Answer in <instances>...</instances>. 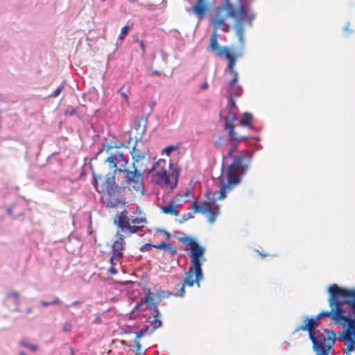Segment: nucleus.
<instances>
[{"instance_id":"393cba45","label":"nucleus","mask_w":355,"mask_h":355,"mask_svg":"<svg viewBox=\"0 0 355 355\" xmlns=\"http://www.w3.org/2000/svg\"><path fill=\"white\" fill-rule=\"evenodd\" d=\"M129 30H130L129 26H128V25L124 26L121 28V33L119 35V39H120L121 40H123L124 39V37L128 34Z\"/></svg>"},{"instance_id":"cd10ccee","label":"nucleus","mask_w":355,"mask_h":355,"mask_svg":"<svg viewBox=\"0 0 355 355\" xmlns=\"http://www.w3.org/2000/svg\"><path fill=\"white\" fill-rule=\"evenodd\" d=\"M164 250L168 251L171 255H175L177 253V250L173 244L168 243V247H166Z\"/></svg>"},{"instance_id":"72a5a7b5","label":"nucleus","mask_w":355,"mask_h":355,"mask_svg":"<svg viewBox=\"0 0 355 355\" xmlns=\"http://www.w3.org/2000/svg\"><path fill=\"white\" fill-rule=\"evenodd\" d=\"M133 342L136 345V349L135 350V354H140L141 349V345L140 344V340L135 339V340Z\"/></svg>"},{"instance_id":"9d476101","label":"nucleus","mask_w":355,"mask_h":355,"mask_svg":"<svg viewBox=\"0 0 355 355\" xmlns=\"http://www.w3.org/2000/svg\"><path fill=\"white\" fill-rule=\"evenodd\" d=\"M117 225L124 233L135 234L143 230L144 225H130V218L128 216V211L124 210L117 216Z\"/></svg>"},{"instance_id":"49530a36","label":"nucleus","mask_w":355,"mask_h":355,"mask_svg":"<svg viewBox=\"0 0 355 355\" xmlns=\"http://www.w3.org/2000/svg\"><path fill=\"white\" fill-rule=\"evenodd\" d=\"M345 31H348V30H349V28H348V26H347L345 28Z\"/></svg>"},{"instance_id":"de8ad7c7","label":"nucleus","mask_w":355,"mask_h":355,"mask_svg":"<svg viewBox=\"0 0 355 355\" xmlns=\"http://www.w3.org/2000/svg\"><path fill=\"white\" fill-rule=\"evenodd\" d=\"M19 355H26V354L24 352H21Z\"/></svg>"},{"instance_id":"ddd939ff","label":"nucleus","mask_w":355,"mask_h":355,"mask_svg":"<svg viewBox=\"0 0 355 355\" xmlns=\"http://www.w3.org/2000/svg\"><path fill=\"white\" fill-rule=\"evenodd\" d=\"M235 66H232V68H228L230 72L233 75V78L229 83L228 85V93L229 97L236 98L241 95L243 89L241 86L237 85L239 75L234 69Z\"/></svg>"},{"instance_id":"423d86ee","label":"nucleus","mask_w":355,"mask_h":355,"mask_svg":"<svg viewBox=\"0 0 355 355\" xmlns=\"http://www.w3.org/2000/svg\"><path fill=\"white\" fill-rule=\"evenodd\" d=\"M250 164V155L248 152H242L233 157V162L226 171L227 182H225V177L222 175L219 177V182L222 184L217 199L223 200L232 189V185L237 184L241 181Z\"/></svg>"},{"instance_id":"2f4dec72","label":"nucleus","mask_w":355,"mask_h":355,"mask_svg":"<svg viewBox=\"0 0 355 355\" xmlns=\"http://www.w3.org/2000/svg\"><path fill=\"white\" fill-rule=\"evenodd\" d=\"M63 89H64V85H60L59 87H58V88L55 90L53 91V92L51 94V96L53 98L58 97Z\"/></svg>"},{"instance_id":"2eb2a0df","label":"nucleus","mask_w":355,"mask_h":355,"mask_svg":"<svg viewBox=\"0 0 355 355\" xmlns=\"http://www.w3.org/2000/svg\"><path fill=\"white\" fill-rule=\"evenodd\" d=\"M147 153V150L139 149L137 144H135L130 153L132 159L133 160L132 167H137L136 164H138L139 162L142 161L146 157Z\"/></svg>"},{"instance_id":"0eeeda50","label":"nucleus","mask_w":355,"mask_h":355,"mask_svg":"<svg viewBox=\"0 0 355 355\" xmlns=\"http://www.w3.org/2000/svg\"><path fill=\"white\" fill-rule=\"evenodd\" d=\"M192 209L194 213H201L207 217L209 223H214L216 218L220 215V206L216 203V199L211 201H203L198 202L193 200Z\"/></svg>"},{"instance_id":"f03ea898","label":"nucleus","mask_w":355,"mask_h":355,"mask_svg":"<svg viewBox=\"0 0 355 355\" xmlns=\"http://www.w3.org/2000/svg\"><path fill=\"white\" fill-rule=\"evenodd\" d=\"M229 17L235 19L234 29L241 44L244 42V26H252L255 14L249 6L236 1L223 0L222 3L217 6L210 18V23L214 28L211 35L207 51L216 53L220 58L228 60L227 68L235 66L236 60L241 56V53L234 52V49L228 46H220L218 44L219 35L218 31L220 30L227 33L230 30V24L227 21Z\"/></svg>"},{"instance_id":"c03bdc74","label":"nucleus","mask_w":355,"mask_h":355,"mask_svg":"<svg viewBox=\"0 0 355 355\" xmlns=\"http://www.w3.org/2000/svg\"><path fill=\"white\" fill-rule=\"evenodd\" d=\"M260 254H261L263 257H265L268 256V254H261V253H260Z\"/></svg>"},{"instance_id":"6ab92c4d","label":"nucleus","mask_w":355,"mask_h":355,"mask_svg":"<svg viewBox=\"0 0 355 355\" xmlns=\"http://www.w3.org/2000/svg\"><path fill=\"white\" fill-rule=\"evenodd\" d=\"M117 92L121 95V96L123 98V101L126 103L128 106H130V101H129V93H130V89L125 88V85L121 86L117 91Z\"/></svg>"},{"instance_id":"4468645a","label":"nucleus","mask_w":355,"mask_h":355,"mask_svg":"<svg viewBox=\"0 0 355 355\" xmlns=\"http://www.w3.org/2000/svg\"><path fill=\"white\" fill-rule=\"evenodd\" d=\"M192 197V191L190 189H187L186 191L180 192L175 195L171 200L175 203L178 207H181L184 203H186L190 201L191 198Z\"/></svg>"},{"instance_id":"7c9ffc66","label":"nucleus","mask_w":355,"mask_h":355,"mask_svg":"<svg viewBox=\"0 0 355 355\" xmlns=\"http://www.w3.org/2000/svg\"><path fill=\"white\" fill-rule=\"evenodd\" d=\"M20 345L26 347V348L31 349L33 352H35L38 348L37 345L28 344V343H25L24 341L20 342Z\"/></svg>"},{"instance_id":"f257e3e1","label":"nucleus","mask_w":355,"mask_h":355,"mask_svg":"<svg viewBox=\"0 0 355 355\" xmlns=\"http://www.w3.org/2000/svg\"><path fill=\"white\" fill-rule=\"evenodd\" d=\"M328 291L330 311H321L315 318H306L305 324L297 327L295 331H307L316 354L328 355L335 344L336 334L326 329L324 335L316 338L315 329L320 318H329L335 324L342 326L343 331L339 334L338 340L345 343L346 348L344 351L349 355L355 350V290L341 288L334 284L329 286Z\"/></svg>"},{"instance_id":"37998d69","label":"nucleus","mask_w":355,"mask_h":355,"mask_svg":"<svg viewBox=\"0 0 355 355\" xmlns=\"http://www.w3.org/2000/svg\"><path fill=\"white\" fill-rule=\"evenodd\" d=\"M161 164H166V162L164 160H162V159H159V162L157 163V165H159Z\"/></svg>"},{"instance_id":"79ce46f5","label":"nucleus","mask_w":355,"mask_h":355,"mask_svg":"<svg viewBox=\"0 0 355 355\" xmlns=\"http://www.w3.org/2000/svg\"><path fill=\"white\" fill-rule=\"evenodd\" d=\"M191 217V213H189V214H188V216H187L185 218H184V220H183L182 222H183V221H185V220H188V219H189V218H190Z\"/></svg>"},{"instance_id":"473e14b6","label":"nucleus","mask_w":355,"mask_h":355,"mask_svg":"<svg viewBox=\"0 0 355 355\" xmlns=\"http://www.w3.org/2000/svg\"><path fill=\"white\" fill-rule=\"evenodd\" d=\"M230 140L232 142V148L230 149V151L229 153V156L230 157H232V155H233V153L234 151L236 150L238 144L241 142V141H235V140H231L230 139Z\"/></svg>"},{"instance_id":"f3484780","label":"nucleus","mask_w":355,"mask_h":355,"mask_svg":"<svg viewBox=\"0 0 355 355\" xmlns=\"http://www.w3.org/2000/svg\"><path fill=\"white\" fill-rule=\"evenodd\" d=\"M144 301L146 303H147L149 305V308L150 310H153L156 313V315H160L158 307L155 304V301L154 300V298L152 296V293L150 291V289H147L144 297Z\"/></svg>"},{"instance_id":"dca6fc26","label":"nucleus","mask_w":355,"mask_h":355,"mask_svg":"<svg viewBox=\"0 0 355 355\" xmlns=\"http://www.w3.org/2000/svg\"><path fill=\"white\" fill-rule=\"evenodd\" d=\"M177 207H178L171 200L168 204L160 207V210L162 213L166 215L177 217L180 216V211L177 209Z\"/></svg>"},{"instance_id":"a19ab883","label":"nucleus","mask_w":355,"mask_h":355,"mask_svg":"<svg viewBox=\"0 0 355 355\" xmlns=\"http://www.w3.org/2000/svg\"><path fill=\"white\" fill-rule=\"evenodd\" d=\"M79 304H80V302L76 301V302H73V303H71V304L67 305V307H69V306H76V305H78Z\"/></svg>"},{"instance_id":"5701e85b","label":"nucleus","mask_w":355,"mask_h":355,"mask_svg":"<svg viewBox=\"0 0 355 355\" xmlns=\"http://www.w3.org/2000/svg\"><path fill=\"white\" fill-rule=\"evenodd\" d=\"M146 222L144 218H138L136 217L135 218L130 219V225H139L140 224H144Z\"/></svg>"},{"instance_id":"8fccbe9b","label":"nucleus","mask_w":355,"mask_h":355,"mask_svg":"<svg viewBox=\"0 0 355 355\" xmlns=\"http://www.w3.org/2000/svg\"><path fill=\"white\" fill-rule=\"evenodd\" d=\"M130 1L135 2L136 0H129Z\"/></svg>"},{"instance_id":"b1692460","label":"nucleus","mask_w":355,"mask_h":355,"mask_svg":"<svg viewBox=\"0 0 355 355\" xmlns=\"http://www.w3.org/2000/svg\"><path fill=\"white\" fill-rule=\"evenodd\" d=\"M235 98H236L229 97L228 103H227V107H228L229 110H232L234 111L237 110Z\"/></svg>"},{"instance_id":"bb28decb","label":"nucleus","mask_w":355,"mask_h":355,"mask_svg":"<svg viewBox=\"0 0 355 355\" xmlns=\"http://www.w3.org/2000/svg\"><path fill=\"white\" fill-rule=\"evenodd\" d=\"M114 147L118 148L119 146H114ZM114 148V146L111 144H104L103 148L99 150V151L97 153V155H100L103 151L105 150L107 153L110 152L112 148Z\"/></svg>"},{"instance_id":"6e6552de","label":"nucleus","mask_w":355,"mask_h":355,"mask_svg":"<svg viewBox=\"0 0 355 355\" xmlns=\"http://www.w3.org/2000/svg\"><path fill=\"white\" fill-rule=\"evenodd\" d=\"M178 176L179 171L177 169L173 170L171 173L162 169L157 171L153 176V181L161 187H166L172 189L177 186Z\"/></svg>"},{"instance_id":"9b49d317","label":"nucleus","mask_w":355,"mask_h":355,"mask_svg":"<svg viewBox=\"0 0 355 355\" xmlns=\"http://www.w3.org/2000/svg\"><path fill=\"white\" fill-rule=\"evenodd\" d=\"M116 240L112 245V255L110 259V263L115 264L116 261H119L123 256V250L125 246V236L119 232L116 233Z\"/></svg>"},{"instance_id":"a878e982","label":"nucleus","mask_w":355,"mask_h":355,"mask_svg":"<svg viewBox=\"0 0 355 355\" xmlns=\"http://www.w3.org/2000/svg\"><path fill=\"white\" fill-rule=\"evenodd\" d=\"M153 247L156 249H159V250H163L166 248V247H168V243H166L165 242H162L159 244H154V245H151V244H147L145 245L144 248H146V247Z\"/></svg>"},{"instance_id":"f8f14e48","label":"nucleus","mask_w":355,"mask_h":355,"mask_svg":"<svg viewBox=\"0 0 355 355\" xmlns=\"http://www.w3.org/2000/svg\"><path fill=\"white\" fill-rule=\"evenodd\" d=\"M215 0H196L192 6L191 10L193 13L198 17L200 21L205 19V15L209 8V4Z\"/></svg>"},{"instance_id":"c756f323","label":"nucleus","mask_w":355,"mask_h":355,"mask_svg":"<svg viewBox=\"0 0 355 355\" xmlns=\"http://www.w3.org/2000/svg\"><path fill=\"white\" fill-rule=\"evenodd\" d=\"M149 331L148 327H146L145 329H141L139 332L136 334V338L135 339L140 340L141 337H143L144 335L147 334Z\"/></svg>"},{"instance_id":"e433bc0d","label":"nucleus","mask_w":355,"mask_h":355,"mask_svg":"<svg viewBox=\"0 0 355 355\" xmlns=\"http://www.w3.org/2000/svg\"><path fill=\"white\" fill-rule=\"evenodd\" d=\"M136 41L139 44L140 47L142 49L143 53L145 52V45L143 40H140L139 39H137Z\"/></svg>"},{"instance_id":"20e7f679","label":"nucleus","mask_w":355,"mask_h":355,"mask_svg":"<svg viewBox=\"0 0 355 355\" xmlns=\"http://www.w3.org/2000/svg\"><path fill=\"white\" fill-rule=\"evenodd\" d=\"M184 243L189 245L191 253V266L184 274V282L175 288L178 291L173 294L175 297H182L185 293V286H193L195 284L200 287V282L203 279L202 265L205 261V248L200 245L193 239H184Z\"/></svg>"},{"instance_id":"58836bf2","label":"nucleus","mask_w":355,"mask_h":355,"mask_svg":"<svg viewBox=\"0 0 355 355\" xmlns=\"http://www.w3.org/2000/svg\"><path fill=\"white\" fill-rule=\"evenodd\" d=\"M71 324L70 323H65L64 325V331H69L71 330Z\"/></svg>"},{"instance_id":"ea45409f","label":"nucleus","mask_w":355,"mask_h":355,"mask_svg":"<svg viewBox=\"0 0 355 355\" xmlns=\"http://www.w3.org/2000/svg\"><path fill=\"white\" fill-rule=\"evenodd\" d=\"M208 88V83L207 81H205L202 85H201V89H206Z\"/></svg>"},{"instance_id":"aec40b11","label":"nucleus","mask_w":355,"mask_h":355,"mask_svg":"<svg viewBox=\"0 0 355 355\" xmlns=\"http://www.w3.org/2000/svg\"><path fill=\"white\" fill-rule=\"evenodd\" d=\"M173 294L168 291H157L155 293V299H154V300L156 302H161L163 299L164 298H167V297H169L172 295Z\"/></svg>"},{"instance_id":"39448f33","label":"nucleus","mask_w":355,"mask_h":355,"mask_svg":"<svg viewBox=\"0 0 355 355\" xmlns=\"http://www.w3.org/2000/svg\"><path fill=\"white\" fill-rule=\"evenodd\" d=\"M94 186L96 191L101 193V200L106 207L115 208L124 205L125 198L121 188L115 182L114 173H107L103 182V174L92 171Z\"/></svg>"},{"instance_id":"a211bd4d","label":"nucleus","mask_w":355,"mask_h":355,"mask_svg":"<svg viewBox=\"0 0 355 355\" xmlns=\"http://www.w3.org/2000/svg\"><path fill=\"white\" fill-rule=\"evenodd\" d=\"M253 119V116L252 114L249 112H244L242 115V118L240 121V124L241 125H245L252 128V126L251 125V122Z\"/></svg>"},{"instance_id":"412c9836","label":"nucleus","mask_w":355,"mask_h":355,"mask_svg":"<svg viewBox=\"0 0 355 355\" xmlns=\"http://www.w3.org/2000/svg\"><path fill=\"white\" fill-rule=\"evenodd\" d=\"M6 297L8 298H13L15 303L17 306L19 305V294L16 291H10L7 293Z\"/></svg>"},{"instance_id":"09e8293b","label":"nucleus","mask_w":355,"mask_h":355,"mask_svg":"<svg viewBox=\"0 0 355 355\" xmlns=\"http://www.w3.org/2000/svg\"><path fill=\"white\" fill-rule=\"evenodd\" d=\"M154 169H155V168H154V167H153V168H152L149 171V172H150L151 171H153V170H154Z\"/></svg>"},{"instance_id":"7ed1b4c3","label":"nucleus","mask_w":355,"mask_h":355,"mask_svg":"<svg viewBox=\"0 0 355 355\" xmlns=\"http://www.w3.org/2000/svg\"><path fill=\"white\" fill-rule=\"evenodd\" d=\"M105 163L107 164L110 169L113 170L110 173H114V177L116 172L124 174L125 184L135 196L144 194L143 173L137 167H132V170L127 168L128 159L122 152L116 151L111 153L105 160Z\"/></svg>"},{"instance_id":"1a4fd4ad","label":"nucleus","mask_w":355,"mask_h":355,"mask_svg":"<svg viewBox=\"0 0 355 355\" xmlns=\"http://www.w3.org/2000/svg\"><path fill=\"white\" fill-rule=\"evenodd\" d=\"M236 111L229 110L227 115L225 117V129L228 131L229 137L231 140L242 141L249 138L248 136L239 135L234 130V121L236 120Z\"/></svg>"},{"instance_id":"c9c22d12","label":"nucleus","mask_w":355,"mask_h":355,"mask_svg":"<svg viewBox=\"0 0 355 355\" xmlns=\"http://www.w3.org/2000/svg\"><path fill=\"white\" fill-rule=\"evenodd\" d=\"M111 266L110 267L108 272L111 275H116L117 274L118 271L114 267V264L110 263Z\"/></svg>"},{"instance_id":"a18cd8bd","label":"nucleus","mask_w":355,"mask_h":355,"mask_svg":"<svg viewBox=\"0 0 355 355\" xmlns=\"http://www.w3.org/2000/svg\"><path fill=\"white\" fill-rule=\"evenodd\" d=\"M74 351L72 348H71V355H73Z\"/></svg>"},{"instance_id":"f704fd0d","label":"nucleus","mask_w":355,"mask_h":355,"mask_svg":"<svg viewBox=\"0 0 355 355\" xmlns=\"http://www.w3.org/2000/svg\"><path fill=\"white\" fill-rule=\"evenodd\" d=\"M176 148L173 146H168L166 148H165L163 150L164 153H166L167 155H169L172 150L175 149Z\"/></svg>"},{"instance_id":"c85d7f7f","label":"nucleus","mask_w":355,"mask_h":355,"mask_svg":"<svg viewBox=\"0 0 355 355\" xmlns=\"http://www.w3.org/2000/svg\"><path fill=\"white\" fill-rule=\"evenodd\" d=\"M60 302L61 301L58 297H55L52 302L42 301L41 302V304L43 306H47L49 305L60 304Z\"/></svg>"},{"instance_id":"3c124183","label":"nucleus","mask_w":355,"mask_h":355,"mask_svg":"<svg viewBox=\"0 0 355 355\" xmlns=\"http://www.w3.org/2000/svg\"><path fill=\"white\" fill-rule=\"evenodd\" d=\"M103 1H105V0H102Z\"/></svg>"},{"instance_id":"4c0bfd02","label":"nucleus","mask_w":355,"mask_h":355,"mask_svg":"<svg viewBox=\"0 0 355 355\" xmlns=\"http://www.w3.org/2000/svg\"><path fill=\"white\" fill-rule=\"evenodd\" d=\"M143 306V303L141 302V303H137L132 309V312H135V311L137 310H139L141 308V306Z\"/></svg>"},{"instance_id":"4be33fe9","label":"nucleus","mask_w":355,"mask_h":355,"mask_svg":"<svg viewBox=\"0 0 355 355\" xmlns=\"http://www.w3.org/2000/svg\"><path fill=\"white\" fill-rule=\"evenodd\" d=\"M160 315H155L153 317L152 321H150V324L153 326V329L155 330L162 326V321L159 319Z\"/></svg>"}]
</instances>
